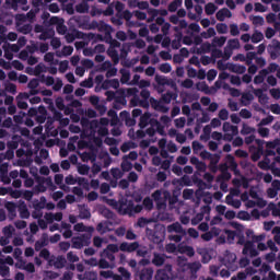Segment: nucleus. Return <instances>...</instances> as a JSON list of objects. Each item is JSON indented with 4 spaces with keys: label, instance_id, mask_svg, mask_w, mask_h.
<instances>
[{
    "label": "nucleus",
    "instance_id": "nucleus-1",
    "mask_svg": "<svg viewBox=\"0 0 280 280\" xmlns=\"http://www.w3.org/2000/svg\"><path fill=\"white\" fill-rule=\"evenodd\" d=\"M250 198L253 200H248L246 202V207H255L257 205V207H266V201H264V199L259 198V195L257 194V188H253L250 190Z\"/></svg>",
    "mask_w": 280,
    "mask_h": 280
},
{
    "label": "nucleus",
    "instance_id": "nucleus-2",
    "mask_svg": "<svg viewBox=\"0 0 280 280\" xmlns=\"http://www.w3.org/2000/svg\"><path fill=\"white\" fill-rule=\"evenodd\" d=\"M172 277V267H166V269H161L158 271L156 280H168Z\"/></svg>",
    "mask_w": 280,
    "mask_h": 280
},
{
    "label": "nucleus",
    "instance_id": "nucleus-3",
    "mask_svg": "<svg viewBox=\"0 0 280 280\" xmlns=\"http://www.w3.org/2000/svg\"><path fill=\"white\" fill-rule=\"evenodd\" d=\"M231 16L232 14L231 11H229V9H222L217 13L218 21H225V19H231Z\"/></svg>",
    "mask_w": 280,
    "mask_h": 280
},
{
    "label": "nucleus",
    "instance_id": "nucleus-4",
    "mask_svg": "<svg viewBox=\"0 0 280 280\" xmlns=\"http://www.w3.org/2000/svg\"><path fill=\"white\" fill-rule=\"evenodd\" d=\"M243 253L244 255H250V257L257 255V252L253 248V243H246Z\"/></svg>",
    "mask_w": 280,
    "mask_h": 280
},
{
    "label": "nucleus",
    "instance_id": "nucleus-5",
    "mask_svg": "<svg viewBox=\"0 0 280 280\" xmlns=\"http://www.w3.org/2000/svg\"><path fill=\"white\" fill-rule=\"evenodd\" d=\"M275 188H269L267 194L269 198H275L277 196V190L280 189V183L279 182H273L272 183Z\"/></svg>",
    "mask_w": 280,
    "mask_h": 280
},
{
    "label": "nucleus",
    "instance_id": "nucleus-6",
    "mask_svg": "<svg viewBox=\"0 0 280 280\" xmlns=\"http://www.w3.org/2000/svg\"><path fill=\"white\" fill-rule=\"evenodd\" d=\"M180 5H183V0H175L170 4L168 10L171 12H176Z\"/></svg>",
    "mask_w": 280,
    "mask_h": 280
},
{
    "label": "nucleus",
    "instance_id": "nucleus-7",
    "mask_svg": "<svg viewBox=\"0 0 280 280\" xmlns=\"http://www.w3.org/2000/svg\"><path fill=\"white\" fill-rule=\"evenodd\" d=\"M135 248H137V244L122 243L120 245V250H127L128 253L135 250Z\"/></svg>",
    "mask_w": 280,
    "mask_h": 280
},
{
    "label": "nucleus",
    "instance_id": "nucleus-8",
    "mask_svg": "<svg viewBox=\"0 0 280 280\" xmlns=\"http://www.w3.org/2000/svg\"><path fill=\"white\" fill-rule=\"evenodd\" d=\"M226 202L228 205H231L235 209H240V207H242V202H240V200H232L231 196L226 197Z\"/></svg>",
    "mask_w": 280,
    "mask_h": 280
},
{
    "label": "nucleus",
    "instance_id": "nucleus-9",
    "mask_svg": "<svg viewBox=\"0 0 280 280\" xmlns=\"http://www.w3.org/2000/svg\"><path fill=\"white\" fill-rule=\"evenodd\" d=\"M261 40H264V34H261L260 32H256L253 34L252 42L261 43Z\"/></svg>",
    "mask_w": 280,
    "mask_h": 280
},
{
    "label": "nucleus",
    "instance_id": "nucleus-10",
    "mask_svg": "<svg viewBox=\"0 0 280 280\" xmlns=\"http://www.w3.org/2000/svg\"><path fill=\"white\" fill-rule=\"evenodd\" d=\"M180 231H183V229L180 228V225L178 223H174L173 225L168 226L170 233H180Z\"/></svg>",
    "mask_w": 280,
    "mask_h": 280
},
{
    "label": "nucleus",
    "instance_id": "nucleus-11",
    "mask_svg": "<svg viewBox=\"0 0 280 280\" xmlns=\"http://www.w3.org/2000/svg\"><path fill=\"white\" fill-rule=\"evenodd\" d=\"M215 10H218V8H215V4H213V3H208L206 5V13L207 14H213L215 12Z\"/></svg>",
    "mask_w": 280,
    "mask_h": 280
},
{
    "label": "nucleus",
    "instance_id": "nucleus-12",
    "mask_svg": "<svg viewBox=\"0 0 280 280\" xmlns=\"http://www.w3.org/2000/svg\"><path fill=\"white\" fill-rule=\"evenodd\" d=\"M163 261H165V259L163 258V256H159V255H155V256H154L153 264H154L155 266H162Z\"/></svg>",
    "mask_w": 280,
    "mask_h": 280
},
{
    "label": "nucleus",
    "instance_id": "nucleus-13",
    "mask_svg": "<svg viewBox=\"0 0 280 280\" xmlns=\"http://www.w3.org/2000/svg\"><path fill=\"white\" fill-rule=\"evenodd\" d=\"M8 272H10V268H8V266L5 265H2L0 261V275H2V277H5Z\"/></svg>",
    "mask_w": 280,
    "mask_h": 280
},
{
    "label": "nucleus",
    "instance_id": "nucleus-14",
    "mask_svg": "<svg viewBox=\"0 0 280 280\" xmlns=\"http://www.w3.org/2000/svg\"><path fill=\"white\" fill-rule=\"evenodd\" d=\"M272 233L275 235V240H276L277 244H280V228H275L272 230Z\"/></svg>",
    "mask_w": 280,
    "mask_h": 280
},
{
    "label": "nucleus",
    "instance_id": "nucleus-15",
    "mask_svg": "<svg viewBox=\"0 0 280 280\" xmlns=\"http://www.w3.org/2000/svg\"><path fill=\"white\" fill-rule=\"evenodd\" d=\"M160 70L163 73H170L172 71V66H170L168 63H164L160 67Z\"/></svg>",
    "mask_w": 280,
    "mask_h": 280
},
{
    "label": "nucleus",
    "instance_id": "nucleus-16",
    "mask_svg": "<svg viewBox=\"0 0 280 280\" xmlns=\"http://www.w3.org/2000/svg\"><path fill=\"white\" fill-rule=\"evenodd\" d=\"M252 21L254 25H264V18L261 16H254Z\"/></svg>",
    "mask_w": 280,
    "mask_h": 280
},
{
    "label": "nucleus",
    "instance_id": "nucleus-17",
    "mask_svg": "<svg viewBox=\"0 0 280 280\" xmlns=\"http://www.w3.org/2000/svg\"><path fill=\"white\" fill-rule=\"evenodd\" d=\"M217 75H218V72L215 70H210L207 74V78L211 82L215 80Z\"/></svg>",
    "mask_w": 280,
    "mask_h": 280
},
{
    "label": "nucleus",
    "instance_id": "nucleus-18",
    "mask_svg": "<svg viewBox=\"0 0 280 280\" xmlns=\"http://www.w3.org/2000/svg\"><path fill=\"white\" fill-rule=\"evenodd\" d=\"M145 272H147V275L142 273L140 279H142V280H150V279H152V270L147 269Z\"/></svg>",
    "mask_w": 280,
    "mask_h": 280
},
{
    "label": "nucleus",
    "instance_id": "nucleus-19",
    "mask_svg": "<svg viewBox=\"0 0 280 280\" xmlns=\"http://www.w3.org/2000/svg\"><path fill=\"white\" fill-rule=\"evenodd\" d=\"M220 119L226 120L229 119V112L226 109H223L219 113Z\"/></svg>",
    "mask_w": 280,
    "mask_h": 280
},
{
    "label": "nucleus",
    "instance_id": "nucleus-20",
    "mask_svg": "<svg viewBox=\"0 0 280 280\" xmlns=\"http://www.w3.org/2000/svg\"><path fill=\"white\" fill-rule=\"evenodd\" d=\"M143 205H144L145 209H152V207H153L152 199L145 198L143 201Z\"/></svg>",
    "mask_w": 280,
    "mask_h": 280
},
{
    "label": "nucleus",
    "instance_id": "nucleus-21",
    "mask_svg": "<svg viewBox=\"0 0 280 280\" xmlns=\"http://www.w3.org/2000/svg\"><path fill=\"white\" fill-rule=\"evenodd\" d=\"M241 117H243L244 119L250 118V112H248V109H242Z\"/></svg>",
    "mask_w": 280,
    "mask_h": 280
},
{
    "label": "nucleus",
    "instance_id": "nucleus-22",
    "mask_svg": "<svg viewBox=\"0 0 280 280\" xmlns=\"http://www.w3.org/2000/svg\"><path fill=\"white\" fill-rule=\"evenodd\" d=\"M256 12H266V7H264L261 3L255 4Z\"/></svg>",
    "mask_w": 280,
    "mask_h": 280
},
{
    "label": "nucleus",
    "instance_id": "nucleus-23",
    "mask_svg": "<svg viewBox=\"0 0 280 280\" xmlns=\"http://www.w3.org/2000/svg\"><path fill=\"white\" fill-rule=\"evenodd\" d=\"M264 226H265V231H270L272 226H275V222L273 221L265 222Z\"/></svg>",
    "mask_w": 280,
    "mask_h": 280
},
{
    "label": "nucleus",
    "instance_id": "nucleus-24",
    "mask_svg": "<svg viewBox=\"0 0 280 280\" xmlns=\"http://www.w3.org/2000/svg\"><path fill=\"white\" fill-rule=\"evenodd\" d=\"M270 94H271L272 97H275L276 100H279V97H280V91H279V90L272 89V90H270Z\"/></svg>",
    "mask_w": 280,
    "mask_h": 280
},
{
    "label": "nucleus",
    "instance_id": "nucleus-25",
    "mask_svg": "<svg viewBox=\"0 0 280 280\" xmlns=\"http://www.w3.org/2000/svg\"><path fill=\"white\" fill-rule=\"evenodd\" d=\"M177 128H183L185 126V118H179L175 120Z\"/></svg>",
    "mask_w": 280,
    "mask_h": 280
},
{
    "label": "nucleus",
    "instance_id": "nucleus-26",
    "mask_svg": "<svg viewBox=\"0 0 280 280\" xmlns=\"http://www.w3.org/2000/svg\"><path fill=\"white\" fill-rule=\"evenodd\" d=\"M230 47L237 49V47H240V42L237 39L230 40Z\"/></svg>",
    "mask_w": 280,
    "mask_h": 280
},
{
    "label": "nucleus",
    "instance_id": "nucleus-27",
    "mask_svg": "<svg viewBox=\"0 0 280 280\" xmlns=\"http://www.w3.org/2000/svg\"><path fill=\"white\" fill-rule=\"evenodd\" d=\"M63 54H66V56H71V54H73V48L70 46L65 47Z\"/></svg>",
    "mask_w": 280,
    "mask_h": 280
},
{
    "label": "nucleus",
    "instance_id": "nucleus-28",
    "mask_svg": "<svg viewBox=\"0 0 280 280\" xmlns=\"http://www.w3.org/2000/svg\"><path fill=\"white\" fill-rule=\"evenodd\" d=\"M275 36V30L272 28H267L266 31V37L267 38H272Z\"/></svg>",
    "mask_w": 280,
    "mask_h": 280
},
{
    "label": "nucleus",
    "instance_id": "nucleus-29",
    "mask_svg": "<svg viewBox=\"0 0 280 280\" xmlns=\"http://www.w3.org/2000/svg\"><path fill=\"white\" fill-rule=\"evenodd\" d=\"M271 113H275L276 115H280V106L279 105H272L271 106Z\"/></svg>",
    "mask_w": 280,
    "mask_h": 280
},
{
    "label": "nucleus",
    "instance_id": "nucleus-30",
    "mask_svg": "<svg viewBox=\"0 0 280 280\" xmlns=\"http://www.w3.org/2000/svg\"><path fill=\"white\" fill-rule=\"evenodd\" d=\"M217 30H218V32H221V34H224V33L226 32V25H224V24H219V25L217 26Z\"/></svg>",
    "mask_w": 280,
    "mask_h": 280
},
{
    "label": "nucleus",
    "instance_id": "nucleus-31",
    "mask_svg": "<svg viewBox=\"0 0 280 280\" xmlns=\"http://www.w3.org/2000/svg\"><path fill=\"white\" fill-rule=\"evenodd\" d=\"M110 189V186H108V184H103L101 186V191L102 194H107V191Z\"/></svg>",
    "mask_w": 280,
    "mask_h": 280
},
{
    "label": "nucleus",
    "instance_id": "nucleus-32",
    "mask_svg": "<svg viewBox=\"0 0 280 280\" xmlns=\"http://www.w3.org/2000/svg\"><path fill=\"white\" fill-rule=\"evenodd\" d=\"M229 242H233L235 240V233L231 231H226Z\"/></svg>",
    "mask_w": 280,
    "mask_h": 280
},
{
    "label": "nucleus",
    "instance_id": "nucleus-33",
    "mask_svg": "<svg viewBox=\"0 0 280 280\" xmlns=\"http://www.w3.org/2000/svg\"><path fill=\"white\" fill-rule=\"evenodd\" d=\"M258 132H259V135H260V137H268V129H266V128H260L259 130H258Z\"/></svg>",
    "mask_w": 280,
    "mask_h": 280
},
{
    "label": "nucleus",
    "instance_id": "nucleus-34",
    "mask_svg": "<svg viewBox=\"0 0 280 280\" xmlns=\"http://www.w3.org/2000/svg\"><path fill=\"white\" fill-rule=\"evenodd\" d=\"M268 84H270L271 86H275V84H277V79L275 77H268L267 80Z\"/></svg>",
    "mask_w": 280,
    "mask_h": 280
},
{
    "label": "nucleus",
    "instance_id": "nucleus-35",
    "mask_svg": "<svg viewBox=\"0 0 280 280\" xmlns=\"http://www.w3.org/2000/svg\"><path fill=\"white\" fill-rule=\"evenodd\" d=\"M49 10L50 12L56 13V12H59L60 9L58 8V4H50Z\"/></svg>",
    "mask_w": 280,
    "mask_h": 280
},
{
    "label": "nucleus",
    "instance_id": "nucleus-36",
    "mask_svg": "<svg viewBox=\"0 0 280 280\" xmlns=\"http://www.w3.org/2000/svg\"><path fill=\"white\" fill-rule=\"evenodd\" d=\"M188 233H189L190 237H198V231H196L194 229H189Z\"/></svg>",
    "mask_w": 280,
    "mask_h": 280
},
{
    "label": "nucleus",
    "instance_id": "nucleus-37",
    "mask_svg": "<svg viewBox=\"0 0 280 280\" xmlns=\"http://www.w3.org/2000/svg\"><path fill=\"white\" fill-rule=\"evenodd\" d=\"M225 218H228V220H233V218H235V212L233 211H228L225 213Z\"/></svg>",
    "mask_w": 280,
    "mask_h": 280
},
{
    "label": "nucleus",
    "instance_id": "nucleus-38",
    "mask_svg": "<svg viewBox=\"0 0 280 280\" xmlns=\"http://www.w3.org/2000/svg\"><path fill=\"white\" fill-rule=\"evenodd\" d=\"M166 250H167L168 253H174V250H176V245H174V244L167 245V246H166Z\"/></svg>",
    "mask_w": 280,
    "mask_h": 280
},
{
    "label": "nucleus",
    "instance_id": "nucleus-39",
    "mask_svg": "<svg viewBox=\"0 0 280 280\" xmlns=\"http://www.w3.org/2000/svg\"><path fill=\"white\" fill-rule=\"evenodd\" d=\"M89 200H97V194L96 192H90L88 195Z\"/></svg>",
    "mask_w": 280,
    "mask_h": 280
},
{
    "label": "nucleus",
    "instance_id": "nucleus-40",
    "mask_svg": "<svg viewBox=\"0 0 280 280\" xmlns=\"http://www.w3.org/2000/svg\"><path fill=\"white\" fill-rule=\"evenodd\" d=\"M66 78H67L68 82H71V83L75 82V77L71 73H68L66 75Z\"/></svg>",
    "mask_w": 280,
    "mask_h": 280
},
{
    "label": "nucleus",
    "instance_id": "nucleus-41",
    "mask_svg": "<svg viewBox=\"0 0 280 280\" xmlns=\"http://www.w3.org/2000/svg\"><path fill=\"white\" fill-rule=\"evenodd\" d=\"M12 231H14V229L12 226L4 228V230H3L5 235H12Z\"/></svg>",
    "mask_w": 280,
    "mask_h": 280
},
{
    "label": "nucleus",
    "instance_id": "nucleus-42",
    "mask_svg": "<svg viewBox=\"0 0 280 280\" xmlns=\"http://www.w3.org/2000/svg\"><path fill=\"white\" fill-rule=\"evenodd\" d=\"M26 226H27V224L25 223V221H19L16 223L18 229H25Z\"/></svg>",
    "mask_w": 280,
    "mask_h": 280
},
{
    "label": "nucleus",
    "instance_id": "nucleus-43",
    "mask_svg": "<svg viewBox=\"0 0 280 280\" xmlns=\"http://www.w3.org/2000/svg\"><path fill=\"white\" fill-rule=\"evenodd\" d=\"M244 279H246V273L244 272L238 273L237 278H232V280H244Z\"/></svg>",
    "mask_w": 280,
    "mask_h": 280
},
{
    "label": "nucleus",
    "instance_id": "nucleus-44",
    "mask_svg": "<svg viewBox=\"0 0 280 280\" xmlns=\"http://www.w3.org/2000/svg\"><path fill=\"white\" fill-rule=\"evenodd\" d=\"M51 45H52V47H55V48H58V47H60V39H52L51 40Z\"/></svg>",
    "mask_w": 280,
    "mask_h": 280
},
{
    "label": "nucleus",
    "instance_id": "nucleus-45",
    "mask_svg": "<svg viewBox=\"0 0 280 280\" xmlns=\"http://www.w3.org/2000/svg\"><path fill=\"white\" fill-rule=\"evenodd\" d=\"M25 255H26V257H32V255H34V249L33 248H26L25 249Z\"/></svg>",
    "mask_w": 280,
    "mask_h": 280
},
{
    "label": "nucleus",
    "instance_id": "nucleus-46",
    "mask_svg": "<svg viewBox=\"0 0 280 280\" xmlns=\"http://www.w3.org/2000/svg\"><path fill=\"white\" fill-rule=\"evenodd\" d=\"M211 36H215V30L213 28L208 30V35L206 36V38H211Z\"/></svg>",
    "mask_w": 280,
    "mask_h": 280
},
{
    "label": "nucleus",
    "instance_id": "nucleus-47",
    "mask_svg": "<svg viewBox=\"0 0 280 280\" xmlns=\"http://www.w3.org/2000/svg\"><path fill=\"white\" fill-rule=\"evenodd\" d=\"M61 167H62V170H69V167H71V165L69 164L68 161H63V162H61Z\"/></svg>",
    "mask_w": 280,
    "mask_h": 280
},
{
    "label": "nucleus",
    "instance_id": "nucleus-48",
    "mask_svg": "<svg viewBox=\"0 0 280 280\" xmlns=\"http://www.w3.org/2000/svg\"><path fill=\"white\" fill-rule=\"evenodd\" d=\"M241 40H243V43H248V40H250V35L248 34L242 35Z\"/></svg>",
    "mask_w": 280,
    "mask_h": 280
},
{
    "label": "nucleus",
    "instance_id": "nucleus-49",
    "mask_svg": "<svg viewBox=\"0 0 280 280\" xmlns=\"http://www.w3.org/2000/svg\"><path fill=\"white\" fill-rule=\"evenodd\" d=\"M137 178H138V176L135 173L129 174V180H131V183L137 182Z\"/></svg>",
    "mask_w": 280,
    "mask_h": 280
},
{
    "label": "nucleus",
    "instance_id": "nucleus-50",
    "mask_svg": "<svg viewBox=\"0 0 280 280\" xmlns=\"http://www.w3.org/2000/svg\"><path fill=\"white\" fill-rule=\"evenodd\" d=\"M102 238H100V237H95L94 238V245H96L97 247H100V246H102Z\"/></svg>",
    "mask_w": 280,
    "mask_h": 280
},
{
    "label": "nucleus",
    "instance_id": "nucleus-51",
    "mask_svg": "<svg viewBox=\"0 0 280 280\" xmlns=\"http://www.w3.org/2000/svg\"><path fill=\"white\" fill-rule=\"evenodd\" d=\"M74 230L75 231H84V224L79 223V224L74 225Z\"/></svg>",
    "mask_w": 280,
    "mask_h": 280
},
{
    "label": "nucleus",
    "instance_id": "nucleus-52",
    "mask_svg": "<svg viewBox=\"0 0 280 280\" xmlns=\"http://www.w3.org/2000/svg\"><path fill=\"white\" fill-rule=\"evenodd\" d=\"M211 126H212L213 128H218V126H220V120H219V119H213V120L211 121Z\"/></svg>",
    "mask_w": 280,
    "mask_h": 280
},
{
    "label": "nucleus",
    "instance_id": "nucleus-53",
    "mask_svg": "<svg viewBox=\"0 0 280 280\" xmlns=\"http://www.w3.org/2000/svg\"><path fill=\"white\" fill-rule=\"evenodd\" d=\"M177 163H180V165H185V163H187V158H178Z\"/></svg>",
    "mask_w": 280,
    "mask_h": 280
},
{
    "label": "nucleus",
    "instance_id": "nucleus-54",
    "mask_svg": "<svg viewBox=\"0 0 280 280\" xmlns=\"http://www.w3.org/2000/svg\"><path fill=\"white\" fill-rule=\"evenodd\" d=\"M264 180H265V183H271L272 182V175H265Z\"/></svg>",
    "mask_w": 280,
    "mask_h": 280
},
{
    "label": "nucleus",
    "instance_id": "nucleus-55",
    "mask_svg": "<svg viewBox=\"0 0 280 280\" xmlns=\"http://www.w3.org/2000/svg\"><path fill=\"white\" fill-rule=\"evenodd\" d=\"M194 85V83L191 82V80H186L184 82V86H186L187 89L191 88Z\"/></svg>",
    "mask_w": 280,
    "mask_h": 280
},
{
    "label": "nucleus",
    "instance_id": "nucleus-56",
    "mask_svg": "<svg viewBox=\"0 0 280 280\" xmlns=\"http://www.w3.org/2000/svg\"><path fill=\"white\" fill-rule=\"evenodd\" d=\"M25 269H26L28 272H34V265L28 264V265H26Z\"/></svg>",
    "mask_w": 280,
    "mask_h": 280
},
{
    "label": "nucleus",
    "instance_id": "nucleus-57",
    "mask_svg": "<svg viewBox=\"0 0 280 280\" xmlns=\"http://www.w3.org/2000/svg\"><path fill=\"white\" fill-rule=\"evenodd\" d=\"M201 25H202L203 27H209V25H210L209 20H207V19L201 20Z\"/></svg>",
    "mask_w": 280,
    "mask_h": 280
},
{
    "label": "nucleus",
    "instance_id": "nucleus-58",
    "mask_svg": "<svg viewBox=\"0 0 280 280\" xmlns=\"http://www.w3.org/2000/svg\"><path fill=\"white\" fill-rule=\"evenodd\" d=\"M185 5L186 8H192L194 7V2L191 0H185Z\"/></svg>",
    "mask_w": 280,
    "mask_h": 280
},
{
    "label": "nucleus",
    "instance_id": "nucleus-59",
    "mask_svg": "<svg viewBox=\"0 0 280 280\" xmlns=\"http://www.w3.org/2000/svg\"><path fill=\"white\" fill-rule=\"evenodd\" d=\"M54 220H56L57 222H60V220H62V213L55 214Z\"/></svg>",
    "mask_w": 280,
    "mask_h": 280
},
{
    "label": "nucleus",
    "instance_id": "nucleus-60",
    "mask_svg": "<svg viewBox=\"0 0 280 280\" xmlns=\"http://www.w3.org/2000/svg\"><path fill=\"white\" fill-rule=\"evenodd\" d=\"M152 196L154 200H159L161 198V191H155Z\"/></svg>",
    "mask_w": 280,
    "mask_h": 280
},
{
    "label": "nucleus",
    "instance_id": "nucleus-61",
    "mask_svg": "<svg viewBox=\"0 0 280 280\" xmlns=\"http://www.w3.org/2000/svg\"><path fill=\"white\" fill-rule=\"evenodd\" d=\"M147 75H152L154 73V68H148L145 70Z\"/></svg>",
    "mask_w": 280,
    "mask_h": 280
},
{
    "label": "nucleus",
    "instance_id": "nucleus-62",
    "mask_svg": "<svg viewBox=\"0 0 280 280\" xmlns=\"http://www.w3.org/2000/svg\"><path fill=\"white\" fill-rule=\"evenodd\" d=\"M267 21L268 23H272V21H275V14L267 15Z\"/></svg>",
    "mask_w": 280,
    "mask_h": 280
},
{
    "label": "nucleus",
    "instance_id": "nucleus-63",
    "mask_svg": "<svg viewBox=\"0 0 280 280\" xmlns=\"http://www.w3.org/2000/svg\"><path fill=\"white\" fill-rule=\"evenodd\" d=\"M127 240H135V233L127 232Z\"/></svg>",
    "mask_w": 280,
    "mask_h": 280
},
{
    "label": "nucleus",
    "instance_id": "nucleus-64",
    "mask_svg": "<svg viewBox=\"0 0 280 280\" xmlns=\"http://www.w3.org/2000/svg\"><path fill=\"white\" fill-rule=\"evenodd\" d=\"M23 279H25V277L23 276V273H18V275L15 276V280H23Z\"/></svg>",
    "mask_w": 280,
    "mask_h": 280
}]
</instances>
